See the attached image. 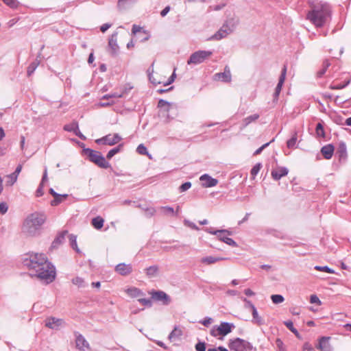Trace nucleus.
<instances>
[{"label":"nucleus","mask_w":351,"mask_h":351,"mask_svg":"<svg viewBox=\"0 0 351 351\" xmlns=\"http://www.w3.org/2000/svg\"><path fill=\"white\" fill-rule=\"evenodd\" d=\"M231 73L228 66H226L224 72L216 73L215 75V80H221L224 82H230L231 81Z\"/></svg>","instance_id":"ddd939ff"},{"label":"nucleus","mask_w":351,"mask_h":351,"mask_svg":"<svg viewBox=\"0 0 351 351\" xmlns=\"http://www.w3.org/2000/svg\"><path fill=\"white\" fill-rule=\"evenodd\" d=\"M68 234L67 231H64L54 240L52 243L53 247H56L58 244H60L64 240L65 235Z\"/></svg>","instance_id":"c85d7f7f"},{"label":"nucleus","mask_w":351,"mask_h":351,"mask_svg":"<svg viewBox=\"0 0 351 351\" xmlns=\"http://www.w3.org/2000/svg\"><path fill=\"white\" fill-rule=\"evenodd\" d=\"M67 195H59L58 194L56 197H53L54 199L51 202V205L53 206H56L62 202L67 197Z\"/></svg>","instance_id":"a878e982"},{"label":"nucleus","mask_w":351,"mask_h":351,"mask_svg":"<svg viewBox=\"0 0 351 351\" xmlns=\"http://www.w3.org/2000/svg\"><path fill=\"white\" fill-rule=\"evenodd\" d=\"M37 67V64L35 63L31 64L27 68V74L31 75Z\"/></svg>","instance_id":"603ef678"},{"label":"nucleus","mask_w":351,"mask_h":351,"mask_svg":"<svg viewBox=\"0 0 351 351\" xmlns=\"http://www.w3.org/2000/svg\"><path fill=\"white\" fill-rule=\"evenodd\" d=\"M228 346L232 351H247L250 349V343L240 338L230 340Z\"/></svg>","instance_id":"6e6552de"},{"label":"nucleus","mask_w":351,"mask_h":351,"mask_svg":"<svg viewBox=\"0 0 351 351\" xmlns=\"http://www.w3.org/2000/svg\"><path fill=\"white\" fill-rule=\"evenodd\" d=\"M288 170L285 167H277L271 171V176L274 180H280L282 177L287 176Z\"/></svg>","instance_id":"a211bd4d"},{"label":"nucleus","mask_w":351,"mask_h":351,"mask_svg":"<svg viewBox=\"0 0 351 351\" xmlns=\"http://www.w3.org/2000/svg\"><path fill=\"white\" fill-rule=\"evenodd\" d=\"M315 132L317 136L319 137H325V132L324 130L323 125L321 123H318L316 126Z\"/></svg>","instance_id":"473e14b6"},{"label":"nucleus","mask_w":351,"mask_h":351,"mask_svg":"<svg viewBox=\"0 0 351 351\" xmlns=\"http://www.w3.org/2000/svg\"><path fill=\"white\" fill-rule=\"evenodd\" d=\"M125 292L129 296L132 298H138L143 295L141 290L136 287L128 289L125 290Z\"/></svg>","instance_id":"4be33fe9"},{"label":"nucleus","mask_w":351,"mask_h":351,"mask_svg":"<svg viewBox=\"0 0 351 351\" xmlns=\"http://www.w3.org/2000/svg\"><path fill=\"white\" fill-rule=\"evenodd\" d=\"M302 351H315V350L310 343L306 342L302 346Z\"/></svg>","instance_id":"a18cd8bd"},{"label":"nucleus","mask_w":351,"mask_h":351,"mask_svg":"<svg viewBox=\"0 0 351 351\" xmlns=\"http://www.w3.org/2000/svg\"><path fill=\"white\" fill-rule=\"evenodd\" d=\"M244 293L247 296H252L255 294L254 292L253 291H252L250 289H245L244 291Z\"/></svg>","instance_id":"0e129e2a"},{"label":"nucleus","mask_w":351,"mask_h":351,"mask_svg":"<svg viewBox=\"0 0 351 351\" xmlns=\"http://www.w3.org/2000/svg\"><path fill=\"white\" fill-rule=\"evenodd\" d=\"M323 69H326V71L327 70V69L330 66V63L329 62L328 60H325L324 62H323Z\"/></svg>","instance_id":"69168bd1"},{"label":"nucleus","mask_w":351,"mask_h":351,"mask_svg":"<svg viewBox=\"0 0 351 351\" xmlns=\"http://www.w3.org/2000/svg\"><path fill=\"white\" fill-rule=\"evenodd\" d=\"M64 129L66 131L76 132V130H78V124L77 122H73L70 124L65 125Z\"/></svg>","instance_id":"2f4dec72"},{"label":"nucleus","mask_w":351,"mask_h":351,"mask_svg":"<svg viewBox=\"0 0 351 351\" xmlns=\"http://www.w3.org/2000/svg\"><path fill=\"white\" fill-rule=\"evenodd\" d=\"M44 194L43 191V184L41 182L36 191V197H41Z\"/></svg>","instance_id":"09e8293b"},{"label":"nucleus","mask_w":351,"mask_h":351,"mask_svg":"<svg viewBox=\"0 0 351 351\" xmlns=\"http://www.w3.org/2000/svg\"><path fill=\"white\" fill-rule=\"evenodd\" d=\"M286 73H287V66H284L282 70V73H281V75L280 76V78H279V82L276 87V90H275V93H274V95H275V97L277 98L281 91V89H282V85L285 82V77H286Z\"/></svg>","instance_id":"4468645a"},{"label":"nucleus","mask_w":351,"mask_h":351,"mask_svg":"<svg viewBox=\"0 0 351 351\" xmlns=\"http://www.w3.org/2000/svg\"><path fill=\"white\" fill-rule=\"evenodd\" d=\"M285 324L297 337L299 336V333H298V330L294 328L293 324V322L291 321H287V322H285Z\"/></svg>","instance_id":"ea45409f"},{"label":"nucleus","mask_w":351,"mask_h":351,"mask_svg":"<svg viewBox=\"0 0 351 351\" xmlns=\"http://www.w3.org/2000/svg\"><path fill=\"white\" fill-rule=\"evenodd\" d=\"M200 180L202 182H203V185L206 187L214 186L217 185V180L212 178L207 175L202 176L200 178Z\"/></svg>","instance_id":"aec40b11"},{"label":"nucleus","mask_w":351,"mask_h":351,"mask_svg":"<svg viewBox=\"0 0 351 351\" xmlns=\"http://www.w3.org/2000/svg\"><path fill=\"white\" fill-rule=\"evenodd\" d=\"M46 217L41 213H34L29 215L25 219L22 230L24 233L33 235L34 234L45 222Z\"/></svg>","instance_id":"7ed1b4c3"},{"label":"nucleus","mask_w":351,"mask_h":351,"mask_svg":"<svg viewBox=\"0 0 351 351\" xmlns=\"http://www.w3.org/2000/svg\"><path fill=\"white\" fill-rule=\"evenodd\" d=\"M182 335V330L178 328L175 327L172 332L169 335V339L173 341L175 339L180 338Z\"/></svg>","instance_id":"b1692460"},{"label":"nucleus","mask_w":351,"mask_h":351,"mask_svg":"<svg viewBox=\"0 0 351 351\" xmlns=\"http://www.w3.org/2000/svg\"><path fill=\"white\" fill-rule=\"evenodd\" d=\"M310 302L311 304H317L318 306L322 304L321 300L316 295H311L310 297Z\"/></svg>","instance_id":"37998d69"},{"label":"nucleus","mask_w":351,"mask_h":351,"mask_svg":"<svg viewBox=\"0 0 351 351\" xmlns=\"http://www.w3.org/2000/svg\"><path fill=\"white\" fill-rule=\"evenodd\" d=\"M351 79H348L346 80L343 83L339 84H331L330 86V88L332 90H339L345 88L346 86H348L350 83Z\"/></svg>","instance_id":"c756f323"},{"label":"nucleus","mask_w":351,"mask_h":351,"mask_svg":"<svg viewBox=\"0 0 351 351\" xmlns=\"http://www.w3.org/2000/svg\"><path fill=\"white\" fill-rule=\"evenodd\" d=\"M258 117H259L258 114H254L250 115V116L245 118L243 120V125L244 126L248 125L250 123L256 121L258 119Z\"/></svg>","instance_id":"cd10ccee"},{"label":"nucleus","mask_w":351,"mask_h":351,"mask_svg":"<svg viewBox=\"0 0 351 351\" xmlns=\"http://www.w3.org/2000/svg\"><path fill=\"white\" fill-rule=\"evenodd\" d=\"M310 8L306 14V19L315 27H322L330 21L331 8L327 3L312 1L310 2Z\"/></svg>","instance_id":"f03ea898"},{"label":"nucleus","mask_w":351,"mask_h":351,"mask_svg":"<svg viewBox=\"0 0 351 351\" xmlns=\"http://www.w3.org/2000/svg\"><path fill=\"white\" fill-rule=\"evenodd\" d=\"M109 27H110V26H109V25H108V24H104V25H102V26L101 27V28H100V29H101V31L102 32H106V31L109 28Z\"/></svg>","instance_id":"774afa93"},{"label":"nucleus","mask_w":351,"mask_h":351,"mask_svg":"<svg viewBox=\"0 0 351 351\" xmlns=\"http://www.w3.org/2000/svg\"><path fill=\"white\" fill-rule=\"evenodd\" d=\"M73 283L78 287H83L84 285V281L80 277H76L73 279Z\"/></svg>","instance_id":"79ce46f5"},{"label":"nucleus","mask_w":351,"mask_h":351,"mask_svg":"<svg viewBox=\"0 0 351 351\" xmlns=\"http://www.w3.org/2000/svg\"><path fill=\"white\" fill-rule=\"evenodd\" d=\"M213 55L210 51L199 50L193 53L187 61L188 64H198L209 58Z\"/></svg>","instance_id":"0eeeda50"},{"label":"nucleus","mask_w":351,"mask_h":351,"mask_svg":"<svg viewBox=\"0 0 351 351\" xmlns=\"http://www.w3.org/2000/svg\"><path fill=\"white\" fill-rule=\"evenodd\" d=\"M138 301L140 303H141L144 306H151L152 302L151 300L149 299H145V298H139Z\"/></svg>","instance_id":"5fc2aeb1"},{"label":"nucleus","mask_w":351,"mask_h":351,"mask_svg":"<svg viewBox=\"0 0 351 351\" xmlns=\"http://www.w3.org/2000/svg\"><path fill=\"white\" fill-rule=\"evenodd\" d=\"M8 206L5 203L1 202L0 204V213L1 214H5L8 211Z\"/></svg>","instance_id":"864d4df0"},{"label":"nucleus","mask_w":351,"mask_h":351,"mask_svg":"<svg viewBox=\"0 0 351 351\" xmlns=\"http://www.w3.org/2000/svg\"><path fill=\"white\" fill-rule=\"evenodd\" d=\"M170 10V6H167L165 7L160 12V15L163 17L167 15V14L169 12Z\"/></svg>","instance_id":"052dcab7"},{"label":"nucleus","mask_w":351,"mask_h":351,"mask_svg":"<svg viewBox=\"0 0 351 351\" xmlns=\"http://www.w3.org/2000/svg\"><path fill=\"white\" fill-rule=\"evenodd\" d=\"M95 142L97 144H104V145L110 144L108 136H104L103 138H98V139H97L95 141Z\"/></svg>","instance_id":"c03bdc74"},{"label":"nucleus","mask_w":351,"mask_h":351,"mask_svg":"<svg viewBox=\"0 0 351 351\" xmlns=\"http://www.w3.org/2000/svg\"><path fill=\"white\" fill-rule=\"evenodd\" d=\"M136 151L139 154L148 156L149 158H151V156L149 155L147 148L143 144H141L138 146Z\"/></svg>","instance_id":"f704fd0d"},{"label":"nucleus","mask_w":351,"mask_h":351,"mask_svg":"<svg viewBox=\"0 0 351 351\" xmlns=\"http://www.w3.org/2000/svg\"><path fill=\"white\" fill-rule=\"evenodd\" d=\"M125 92V90H123L120 93H114L113 95H111V97H121L124 95Z\"/></svg>","instance_id":"338daca9"},{"label":"nucleus","mask_w":351,"mask_h":351,"mask_svg":"<svg viewBox=\"0 0 351 351\" xmlns=\"http://www.w3.org/2000/svg\"><path fill=\"white\" fill-rule=\"evenodd\" d=\"M121 139V138L118 134H114L113 138L111 139V145L118 143Z\"/></svg>","instance_id":"6e6d98bb"},{"label":"nucleus","mask_w":351,"mask_h":351,"mask_svg":"<svg viewBox=\"0 0 351 351\" xmlns=\"http://www.w3.org/2000/svg\"><path fill=\"white\" fill-rule=\"evenodd\" d=\"M209 232L213 234H217L219 239L226 243V244L231 246H237L236 242L233 239L228 237L229 232L227 230H217L215 232L210 231Z\"/></svg>","instance_id":"1a4fd4ad"},{"label":"nucleus","mask_w":351,"mask_h":351,"mask_svg":"<svg viewBox=\"0 0 351 351\" xmlns=\"http://www.w3.org/2000/svg\"><path fill=\"white\" fill-rule=\"evenodd\" d=\"M141 29H142V27L141 26L137 25H133L132 29V32L133 34H136L138 32H141Z\"/></svg>","instance_id":"4d7b16f0"},{"label":"nucleus","mask_w":351,"mask_h":351,"mask_svg":"<svg viewBox=\"0 0 351 351\" xmlns=\"http://www.w3.org/2000/svg\"><path fill=\"white\" fill-rule=\"evenodd\" d=\"M123 147V145L122 144H120L118 145L117 147L116 148H114V149H111V157H112L114 154H116L117 153H118L119 152V150Z\"/></svg>","instance_id":"13d9d810"},{"label":"nucleus","mask_w":351,"mask_h":351,"mask_svg":"<svg viewBox=\"0 0 351 351\" xmlns=\"http://www.w3.org/2000/svg\"><path fill=\"white\" fill-rule=\"evenodd\" d=\"M158 106H160V107H165V106H167V107H169L170 106V104L165 101H163V100H160L159 102H158Z\"/></svg>","instance_id":"e2e57ef3"},{"label":"nucleus","mask_w":351,"mask_h":351,"mask_svg":"<svg viewBox=\"0 0 351 351\" xmlns=\"http://www.w3.org/2000/svg\"><path fill=\"white\" fill-rule=\"evenodd\" d=\"M315 269L316 270H317V271H324V272H326V273H328V274H334L335 273L332 269H331L330 268H329L327 266H324V267L315 266Z\"/></svg>","instance_id":"a19ab883"},{"label":"nucleus","mask_w":351,"mask_h":351,"mask_svg":"<svg viewBox=\"0 0 351 351\" xmlns=\"http://www.w3.org/2000/svg\"><path fill=\"white\" fill-rule=\"evenodd\" d=\"M261 168V163H258V164H256V165H254L253 167V168L251 170V176H252V179H254L256 176L259 172Z\"/></svg>","instance_id":"58836bf2"},{"label":"nucleus","mask_w":351,"mask_h":351,"mask_svg":"<svg viewBox=\"0 0 351 351\" xmlns=\"http://www.w3.org/2000/svg\"><path fill=\"white\" fill-rule=\"evenodd\" d=\"M330 337H322L319 339V344L316 346L320 351H332V347L329 343Z\"/></svg>","instance_id":"f8f14e48"},{"label":"nucleus","mask_w":351,"mask_h":351,"mask_svg":"<svg viewBox=\"0 0 351 351\" xmlns=\"http://www.w3.org/2000/svg\"><path fill=\"white\" fill-rule=\"evenodd\" d=\"M104 220L101 217H96L92 219L91 224L92 226L97 230L101 229L104 226Z\"/></svg>","instance_id":"5701e85b"},{"label":"nucleus","mask_w":351,"mask_h":351,"mask_svg":"<svg viewBox=\"0 0 351 351\" xmlns=\"http://www.w3.org/2000/svg\"><path fill=\"white\" fill-rule=\"evenodd\" d=\"M244 301L250 303V306L252 310V316H253L254 319L256 321V323H258V324H261V318L259 317L255 306L252 304H251L249 301H247L246 299H244Z\"/></svg>","instance_id":"bb28decb"},{"label":"nucleus","mask_w":351,"mask_h":351,"mask_svg":"<svg viewBox=\"0 0 351 351\" xmlns=\"http://www.w3.org/2000/svg\"><path fill=\"white\" fill-rule=\"evenodd\" d=\"M334 150V147L332 145H327L322 148L321 152L326 159H330L333 155Z\"/></svg>","instance_id":"6ab92c4d"},{"label":"nucleus","mask_w":351,"mask_h":351,"mask_svg":"<svg viewBox=\"0 0 351 351\" xmlns=\"http://www.w3.org/2000/svg\"><path fill=\"white\" fill-rule=\"evenodd\" d=\"M298 141V134L295 132L292 136V137L287 141V146L289 149H294L296 147V143Z\"/></svg>","instance_id":"393cba45"},{"label":"nucleus","mask_w":351,"mask_h":351,"mask_svg":"<svg viewBox=\"0 0 351 351\" xmlns=\"http://www.w3.org/2000/svg\"><path fill=\"white\" fill-rule=\"evenodd\" d=\"M5 4L11 8H16L19 5V2L17 0H1Z\"/></svg>","instance_id":"72a5a7b5"},{"label":"nucleus","mask_w":351,"mask_h":351,"mask_svg":"<svg viewBox=\"0 0 351 351\" xmlns=\"http://www.w3.org/2000/svg\"><path fill=\"white\" fill-rule=\"evenodd\" d=\"M276 344L280 351H285L284 343L280 339H277L276 340Z\"/></svg>","instance_id":"de8ad7c7"},{"label":"nucleus","mask_w":351,"mask_h":351,"mask_svg":"<svg viewBox=\"0 0 351 351\" xmlns=\"http://www.w3.org/2000/svg\"><path fill=\"white\" fill-rule=\"evenodd\" d=\"M62 320L55 317H49L45 320V326L49 328L58 329L62 324Z\"/></svg>","instance_id":"dca6fc26"},{"label":"nucleus","mask_w":351,"mask_h":351,"mask_svg":"<svg viewBox=\"0 0 351 351\" xmlns=\"http://www.w3.org/2000/svg\"><path fill=\"white\" fill-rule=\"evenodd\" d=\"M69 241H70V244H71V247L75 250H76L77 252H79V249L77 248V245L76 237L73 234H71V235H69Z\"/></svg>","instance_id":"c9c22d12"},{"label":"nucleus","mask_w":351,"mask_h":351,"mask_svg":"<svg viewBox=\"0 0 351 351\" xmlns=\"http://www.w3.org/2000/svg\"><path fill=\"white\" fill-rule=\"evenodd\" d=\"M233 327L231 324L222 322L210 330V335L213 337H217L219 340H223V337L229 334Z\"/></svg>","instance_id":"423d86ee"},{"label":"nucleus","mask_w":351,"mask_h":351,"mask_svg":"<svg viewBox=\"0 0 351 351\" xmlns=\"http://www.w3.org/2000/svg\"><path fill=\"white\" fill-rule=\"evenodd\" d=\"M226 259H227L226 258H223V257L207 256V257L202 258L200 261L202 264L208 265L214 264L218 261H223V260H226Z\"/></svg>","instance_id":"412c9836"},{"label":"nucleus","mask_w":351,"mask_h":351,"mask_svg":"<svg viewBox=\"0 0 351 351\" xmlns=\"http://www.w3.org/2000/svg\"><path fill=\"white\" fill-rule=\"evenodd\" d=\"M195 349L197 351H205L206 350V345L203 342H199L195 345Z\"/></svg>","instance_id":"3c124183"},{"label":"nucleus","mask_w":351,"mask_h":351,"mask_svg":"<svg viewBox=\"0 0 351 351\" xmlns=\"http://www.w3.org/2000/svg\"><path fill=\"white\" fill-rule=\"evenodd\" d=\"M76 347L82 351H89V344L84 337L80 335L76 338Z\"/></svg>","instance_id":"2eb2a0df"},{"label":"nucleus","mask_w":351,"mask_h":351,"mask_svg":"<svg viewBox=\"0 0 351 351\" xmlns=\"http://www.w3.org/2000/svg\"><path fill=\"white\" fill-rule=\"evenodd\" d=\"M115 271L121 276H127L132 273V267L130 264L120 263L116 266Z\"/></svg>","instance_id":"9b49d317"},{"label":"nucleus","mask_w":351,"mask_h":351,"mask_svg":"<svg viewBox=\"0 0 351 351\" xmlns=\"http://www.w3.org/2000/svg\"><path fill=\"white\" fill-rule=\"evenodd\" d=\"M191 186V182H185L184 184H182L180 187V190L181 192H184L188 189H189Z\"/></svg>","instance_id":"8fccbe9b"},{"label":"nucleus","mask_w":351,"mask_h":351,"mask_svg":"<svg viewBox=\"0 0 351 351\" xmlns=\"http://www.w3.org/2000/svg\"><path fill=\"white\" fill-rule=\"evenodd\" d=\"M8 180L6 181V184L9 186L13 185L17 180V177L16 175H14L13 173L10 174L7 176Z\"/></svg>","instance_id":"e433bc0d"},{"label":"nucleus","mask_w":351,"mask_h":351,"mask_svg":"<svg viewBox=\"0 0 351 351\" xmlns=\"http://www.w3.org/2000/svg\"><path fill=\"white\" fill-rule=\"evenodd\" d=\"M269 145V143H265L263 145H262L261 147H259L258 149H256L255 151V152L254 153V155L256 156V155H258L261 153V152L267 147Z\"/></svg>","instance_id":"bf43d9fd"},{"label":"nucleus","mask_w":351,"mask_h":351,"mask_svg":"<svg viewBox=\"0 0 351 351\" xmlns=\"http://www.w3.org/2000/svg\"><path fill=\"white\" fill-rule=\"evenodd\" d=\"M175 71L176 69H174L173 73L169 77L167 76V74H169V72L165 71H152L149 75V80L153 84L167 86L175 80Z\"/></svg>","instance_id":"20e7f679"},{"label":"nucleus","mask_w":351,"mask_h":351,"mask_svg":"<svg viewBox=\"0 0 351 351\" xmlns=\"http://www.w3.org/2000/svg\"><path fill=\"white\" fill-rule=\"evenodd\" d=\"M22 170V165H19L15 170V171L13 173L14 175H16V176L18 178V176L19 175V173H21Z\"/></svg>","instance_id":"680f3d73"},{"label":"nucleus","mask_w":351,"mask_h":351,"mask_svg":"<svg viewBox=\"0 0 351 351\" xmlns=\"http://www.w3.org/2000/svg\"><path fill=\"white\" fill-rule=\"evenodd\" d=\"M149 294L152 300L162 302L165 304H167L169 302V296L164 291L152 290L149 292Z\"/></svg>","instance_id":"9d476101"},{"label":"nucleus","mask_w":351,"mask_h":351,"mask_svg":"<svg viewBox=\"0 0 351 351\" xmlns=\"http://www.w3.org/2000/svg\"><path fill=\"white\" fill-rule=\"evenodd\" d=\"M164 213L165 214H169V215H174V210L173 208L169 206H163L161 208Z\"/></svg>","instance_id":"49530a36"},{"label":"nucleus","mask_w":351,"mask_h":351,"mask_svg":"<svg viewBox=\"0 0 351 351\" xmlns=\"http://www.w3.org/2000/svg\"><path fill=\"white\" fill-rule=\"evenodd\" d=\"M271 299L274 304H280L284 301V298L281 295H272Z\"/></svg>","instance_id":"4c0bfd02"},{"label":"nucleus","mask_w":351,"mask_h":351,"mask_svg":"<svg viewBox=\"0 0 351 351\" xmlns=\"http://www.w3.org/2000/svg\"><path fill=\"white\" fill-rule=\"evenodd\" d=\"M83 152L91 162L95 163L99 167L104 168L108 167L107 162L99 152L93 150L91 149H84Z\"/></svg>","instance_id":"39448f33"},{"label":"nucleus","mask_w":351,"mask_h":351,"mask_svg":"<svg viewBox=\"0 0 351 351\" xmlns=\"http://www.w3.org/2000/svg\"><path fill=\"white\" fill-rule=\"evenodd\" d=\"M230 32V28L228 26L223 25L216 34H215L210 39L213 40H221V38L226 37Z\"/></svg>","instance_id":"f3484780"},{"label":"nucleus","mask_w":351,"mask_h":351,"mask_svg":"<svg viewBox=\"0 0 351 351\" xmlns=\"http://www.w3.org/2000/svg\"><path fill=\"white\" fill-rule=\"evenodd\" d=\"M24 258L23 263L29 269L36 271V276L46 283L51 282L56 278L54 267L47 261L44 254L31 253Z\"/></svg>","instance_id":"f257e3e1"},{"label":"nucleus","mask_w":351,"mask_h":351,"mask_svg":"<svg viewBox=\"0 0 351 351\" xmlns=\"http://www.w3.org/2000/svg\"><path fill=\"white\" fill-rule=\"evenodd\" d=\"M158 271V267L156 265L151 266L146 269V274L149 277H153L156 275Z\"/></svg>","instance_id":"7c9ffc66"}]
</instances>
